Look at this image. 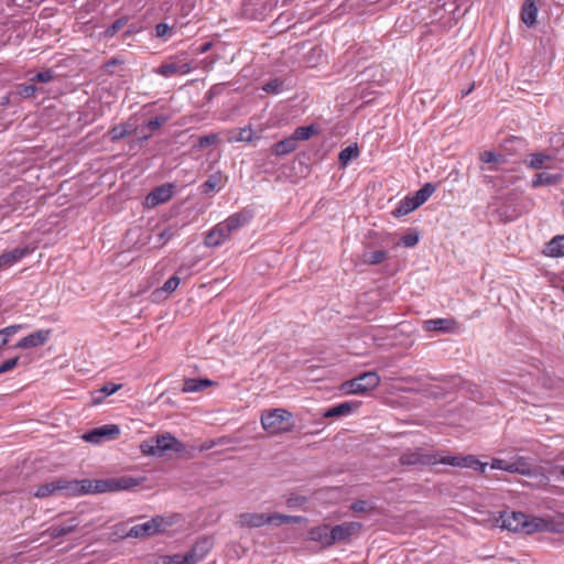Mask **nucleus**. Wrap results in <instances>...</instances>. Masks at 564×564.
Instances as JSON below:
<instances>
[{"instance_id": "f257e3e1", "label": "nucleus", "mask_w": 564, "mask_h": 564, "mask_svg": "<svg viewBox=\"0 0 564 564\" xmlns=\"http://www.w3.org/2000/svg\"><path fill=\"white\" fill-rule=\"evenodd\" d=\"M77 485L75 488V497L87 494H104L115 492L119 490L131 489L140 484V481L132 477H119L109 479H82L75 480Z\"/></svg>"}, {"instance_id": "f03ea898", "label": "nucleus", "mask_w": 564, "mask_h": 564, "mask_svg": "<svg viewBox=\"0 0 564 564\" xmlns=\"http://www.w3.org/2000/svg\"><path fill=\"white\" fill-rule=\"evenodd\" d=\"M303 521L300 516H288L282 513H258L242 512L237 516L236 524L245 529H258L265 524L280 527L283 524H297Z\"/></svg>"}, {"instance_id": "7ed1b4c3", "label": "nucleus", "mask_w": 564, "mask_h": 564, "mask_svg": "<svg viewBox=\"0 0 564 564\" xmlns=\"http://www.w3.org/2000/svg\"><path fill=\"white\" fill-rule=\"evenodd\" d=\"M291 419L292 413L280 408L265 411L260 417L263 430L272 435L290 432L293 427Z\"/></svg>"}, {"instance_id": "20e7f679", "label": "nucleus", "mask_w": 564, "mask_h": 564, "mask_svg": "<svg viewBox=\"0 0 564 564\" xmlns=\"http://www.w3.org/2000/svg\"><path fill=\"white\" fill-rule=\"evenodd\" d=\"M141 452L151 456H163L169 451L181 452L183 444L170 433L152 437L140 445Z\"/></svg>"}, {"instance_id": "39448f33", "label": "nucleus", "mask_w": 564, "mask_h": 564, "mask_svg": "<svg viewBox=\"0 0 564 564\" xmlns=\"http://www.w3.org/2000/svg\"><path fill=\"white\" fill-rule=\"evenodd\" d=\"M502 529L511 532H523L530 534L538 530L539 524L535 521H529L522 512L503 511L497 520Z\"/></svg>"}, {"instance_id": "423d86ee", "label": "nucleus", "mask_w": 564, "mask_h": 564, "mask_svg": "<svg viewBox=\"0 0 564 564\" xmlns=\"http://www.w3.org/2000/svg\"><path fill=\"white\" fill-rule=\"evenodd\" d=\"M75 480L56 478L40 485L33 492L35 498L44 499L52 496L75 497Z\"/></svg>"}, {"instance_id": "0eeeda50", "label": "nucleus", "mask_w": 564, "mask_h": 564, "mask_svg": "<svg viewBox=\"0 0 564 564\" xmlns=\"http://www.w3.org/2000/svg\"><path fill=\"white\" fill-rule=\"evenodd\" d=\"M380 383V377L375 371L364 372L351 380L345 381L340 389L346 394H365L376 389Z\"/></svg>"}, {"instance_id": "6e6552de", "label": "nucleus", "mask_w": 564, "mask_h": 564, "mask_svg": "<svg viewBox=\"0 0 564 564\" xmlns=\"http://www.w3.org/2000/svg\"><path fill=\"white\" fill-rule=\"evenodd\" d=\"M399 463L408 467L435 465L436 453L424 452L422 448L406 449L400 455Z\"/></svg>"}, {"instance_id": "1a4fd4ad", "label": "nucleus", "mask_w": 564, "mask_h": 564, "mask_svg": "<svg viewBox=\"0 0 564 564\" xmlns=\"http://www.w3.org/2000/svg\"><path fill=\"white\" fill-rule=\"evenodd\" d=\"M120 434V429L116 424H107L100 427L93 429L84 434L83 438L86 442L99 444L105 440H115Z\"/></svg>"}, {"instance_id": "9d476101", "label": "nucleus", "mask_w": 564, "mask_h": 564, "mask_svg": "<svg viewBox=\"0 0 564 564\" xmlns=\"http://www.w3.org/2000/svg\"><path fill=\"white\" fill-rule=\"evenodd\" d=\"M213 544V540L208 536L198 539L192 549L185 553V562H187V564L199 563L210 552Z\"/></svg>"}, {"instance_id": "9b49d317", "label": "nucleus", "mask_w": 564, "mask_h": 564, "mask_svg": "<svg viewBox=\"0 0 564 564\" xmlns=\"http://www.w3.org/2000/svg\"><path fill=\"white\" fill-rule=\"evenodd\" d=\"M490 467L492 469H500L512 474H521V475H528L530 474V465L525 462L524 458H518L516 460H506V459H499L494 458L491 460Z\"/></svg>"}, {"instance_id": "f8f14e48", "label": "nucleus", "mask_w": 564, "mask_h": 564, "mask_svg": "<svg viewBox=\"0 0 564 564\" xmlns=\"http://www.w3.org/2000/svg\"><path fill=\"white\" fill-rule=\"evenodd\" d=\"M163 522H164V520L162 517L152 518L150 521L133 525L130 529L128 536H130V538L151 536L162 530Z\"/></svg>"}, {"instance_id": "ddd939ff", "label": "nucleus", "mask_w": 564, "mask_h": 564, "mask_svg": "<svg viewBox=\"0 0 564 564\" xmlns=\"http://www.w3.org/2000/svg\"><path fill=\"white\" fill-rule=\"evenodd\" d=\"M361 528V523L355 521L335 525L330 529V541H334V543L348 541L349 538L357 534Z\"/></svg>"}, {"instance_id": "4468645a", "label": "nucleus", "mask_w": 564, "mask_h": 564, "mask_svg": "<svg viewBox=\"0 0 564 564\" xmlns=\"http://www.w3.org/2000/svg\"><path fill=\"white\" fill-rule=\"evenodd\" d=\"M52 332L50 329H40L36 330L23 338H21L17 344L15 348L29 349L39 346H43L51 337Z\"/></svg>"}, {"instance_id": "2eb2a0df", "label": "nucleus", "mask_w": 564, "mask_h": 564, "mask_svg": "<svg viewBox=\"0 0 564 564\" xmlns=\"http://www.w3.org/2000/svg\"><path fill=\"white\" fill-rule=\"evenodd\" d=\"M173 195V185L164 184L151 191L147 197L145 203L148 207H155L160 204L167 202Z\"/></svg>"}, {"instance_id": "dca6fc26", "label": "nucleus", "mask_w": 564, "mask_h": 564, "mask_svg": "<svg viewBox=\"0 0 564 564\" xmlns=\"http://www.w3.org/2000/svg\"><path fill=\"white\" fill-rule=\"evenodd\" d=\"M229 238L230 235L221 221L206 234L204 245L206 247H218Z\"/></svg>"}, {"instance_id": "f3484780", "label": "nucleus", "mask_w": 564, "mask_h": 564, "mask_svg": "<svg viewBox=\"0 0 564 564\" xmlns=\"http://www.w3.org/2000/svg\"><path fill=\"white\" fill-rule=\"evenodd\" d=\"M252 218V214L248 210H241L239 213H235L226 218L223 224L231 236L236 230L245 227Z\"/></svg>"}, {"instance_id": "a211bd4d", "label": "nucleus", "mask_w": 564, "mask_h": 564, "mask_svg": "<svg viewBox=\"0 0 564 564\" xmlns=\"http://www.w3.org/2000/svg\"><path fill=\"white\" fill-rule=\"evenodd\" d=\"M192 70V65L189 63H176V62H169L161 64L156 69L155 73L163 76V77H171L176 74H188Z\"/></svg>"}, {"instance_id": "6ab92c4d", "label": "nucleus", "mask_w": 564, "mask_h": 564, "mask_svg": "<svg viewBox=\"0 0 564 564\" xmlns=\"http://www.w3.org/2000/svg\"><path fill=\"white\" fill-rule=\"evenodd\" d=\"M78 527L76 518H72L64 524L52 525L41 533V536L48 535L51 539H57L74 532Z\"/></svg>"}, {"instance_id": "aec40b11", "label": "nucleus", "mask_w": 564, "mask_h": 564, "mask_svg": "<svg viewBox=\"0 0 564 564\" xmlns=\"http://www.w3.org/2000/svg\"><path fill=\"white\" fill-rule=\"evenodd\" d=\"M423 328L427 332L449 333L456 328V322L452 318H435L424 322Z\"/></svg>"}, {"instance_id": "412c9836", "label": "nucleus", "mask_w": 564, "mask_h": 564, "mask_svg": "<svg viewBox=\"0 0 564 564\" xmlns=\"http://www.w3.org/2000/svg\"><path fill=\"white\" fill-rule=\"evenodd\" d=\"M28 248H15L11 251L4 252L0 256V270L8 269L13 263L29 254Z\"/></svg>"}, {"instance_id": "4be33fe9", "label": "nucleus", "mask_w": 564, "mask_h": 564, "mask_svg": "<svg viewBox=\"0 0 564 564\" xmlns=\"http://www.w3.org/2000/svg\"><path fill=\"white\" fill-rule=\"evenodd\" d=\"M536 0H525L521 9V20L527 26H533L536 22Z\"/></svg>"}, {"instance_id": "5701e85b", "label": "nucleus", "mask_w": 564, "mask_h": 564, "mask_svg": "<svg viewBox=\"0 0 564 564\" xmlns=\"http://www.w3.org/2000/svg\"><path fill=\"white\" fill-rule=\"evenodd\" d=\"M330 529L328 525H319L312 528L308 531L310 539L315 542H319L323 545L330 546L334 541H330Z\"/></svg>"}, {"instance_id": "b1692460", "label": "nucleus", "mask_w": 564, "mask_h": 564, "mask_svg": "<svg viewBox=\"0 0 564 564\" xmlns=\"http://www.w3.org/2000/svg\"><path fill=\"white\" fill-rule=\"evenodd\" d=\"M214 382L209 379H186L182 388V392L191 393L203 391L206 388L213 386Z\"/></svg>"}, {"instance_id": "393cba45", "label": "nucleus", "mask_w": 564, "mask_h": 564, "mask_svg": "<svg viewBox=\"0 0 564 564\" xmlns=\"http://www.w3.org/2000/svg\"><path fill=\"white\" fill-rule=\"evenodd\" d=\"M135 130V126L130 122L116 126L109 130L110 140L113 142L119 141L124 137L132 134Z\"/></svg>"}, {"instance_id": "a878e982", "label": "nucleus", "mask_w": 564, "mask_h": 564, "mask_svg": "<svg viewBox=\"0 0 564 564\" xmlns=\"http://www.w3.org/2000/svg\"><path fill=\"white\" fill-rule=\"evenodd\" d=\"M388 259V252L386 250L364 251L361 254V261L368 265L380 264Z\"/></svg>"}, {"instance_id": "bb28decb", "label": "nucleus", "mask_w": 564, "mask_h": 564, "mask_svg": "<svg viewBox=\"0 0 564 564\" xmlns=\"http://www.w3.org/2000/svg\"><path fill=\"white\" fill-rule=\"evenodd\" d=\"M420 205L415 202L413 196H406L404 199L400 200L395 209L393 210V215L395 217H401L410 214L415 210Z\"/></svg>"}, {"instance_id": "cd10ccee", "label": "nucleus", "mask_w": 564, "mask_h": 564, "mask_svg": "<svg viewBox=\"0 0 564 564\" xmlns=\"http://www.w3.org/2000/svg\"><path fill=\"white\" fill-rule=\"evenodd\" d=\"M297 148V143L295 142L294 138L291 135L289 138H285L279 142H276L273 145V153L275 155H285L293 151H295Z\"/></svg>"}, {"instance_id": "c85d7f7f", "label": "nucleus", "mask_w": 564, "mask_h": 564, "mask_svg": "<svg viewBox=\"0 0 564 564\" xmlns=\"http://www.w3.org/2000/svg\"><path fill=\"white\" fill-rule=\"evenodd\" d=\"M357 406L358 405L356 402H350V401L343 402L336 406L328 409L325 412L324 416L325 417H335V416L346 415V414H349L352 410L357 409Z\"/></svg>"}, {"instance_id": "c756f323", "label": "nucleus", "mask_w": 564, "mask_h": 564, "mask_svg": "<svg viewBox=\"0 0 564 564\" xmlns=\"http://www.w3.org/2000/svg\"><path fill=\"white\" fill-rule=\"evenodd\" d=\"M359 156V149L357 144H351L343 149L338 154V163L340 167H346L349 162Z\"/></svg>"}, {"instance_id": "7c9ffc66", "label": "nucleus", "mask_w": 564, "mask_h": 564, "mask_svg": "<svg viewBox=\"0 0 564 564\" xmlns=\"http://www.w3.org/2000/svg\"><path fill=\"white\" fill-rule=\"evenodd\" d=\"M487 466V463L480 462L474 455L462 456L460 468H471L479 470L482 475H486Z\"/></svg>"}, {"instance_id": "2f4dec72", "label": "nucleus", "mask_w": 564, "mask_h": 564, "mask_svg": "<svg viewBox=\"0 0 564 564\" xmlns=\"http://www.w3.org/2000/svg\"><path fill=\"white\" fill-rule=\"evenodd\" d=\"M223 184V173L215 172L208 176V178L202 185V192L204 194H209L217 191Z\"/></svg>"}, {"instance_id": "473e14b6", "label": "nucleus", "mask_w": 564, "mask_h": 564, "mask_svg": "<svg viewBox=\"0 0 564 564\" xmlns=\"http://www.w3.org/2000/svg\"><path fill=\"white\" fill-rule=\"evenodd\" d=\"M546 254L550 257H564V236H556L547 243Z\"/></svg>"}, {"instance_id": "72a5a7b5", "label": "nucleus", "mask_w": 564, "mask_h": 564, "mask_svg": "<svg viewBox=\"0 0 564 564\" xmlns=\"http://www.w3.org/2000/svg\"><path fill=\"white\" fill-rule=\"evenodd\" d=\"M552 158L550 155L543 153H533L530 155V160L527 162V165L533 170H540L544 167H549V162H551Z\"/></svg>"}, {"instance_id": "f704fd0d", "label": "nucleus", "mask_w": 564, "mask_h": 564, "mask_svg": "<svg viewBox=\"0 0 564 564\" xmlns=\"http://www.w3.org/2000/svg\"><path fill=\"white\" fill-rule=\"evenodd\" d=\"M436 191V186L432 183L424 184L419 191H416L413 195L415 202L421 206L424 204Z\"/></svg>"}, {"instance_id": "c9c22d12", "label": "nucleus", "mask_w": 564, "mask_h": 564, "mask_svg": "<svg viewBox=\"0 0 564 564\" xmlns=\"http://www.w3.org/2000/svg\"><path fill=\"white\" fill-rule=\"evenodd\" d=\"M317 132V129L315 126H303L299 127L294 130L292 137L294 138L295 142L308 140L313 134Z\"/></svg>"}, {"instance_id": "e433bc0d", "label": "nucleus", "mask_w": 564, "mask_h": 564, "mask_svg": "<svg viewBox=\"0 0 564 564\" xmlns=\"http://www.w3.org/2000/svg\"><path fill=\"white\" fill-rule=\"evenodd\" d=\"M560 180V175L549 174L545 172L536 174L535 178L532 181L533 187H539L542 185H551L555 184Z\"/></svg>"}, {"instance_id": "4c0bfd02", "label": "nucleus", "mask_w": 564, "mask_h": 564, "mask_svg": "<svg viewBox=\"0 0 564 564\" xmlns=\"http://www.w3.org/2000/svg\"><path fill=\"white\" fill-rule=\"evenodd\" d=\"M121 388L120 384L116 383H106L100 390H98L96 393L97 395L94 397V403H100L104 398L113 394Z\"/></svg>"}, {"instance_id": "58836bf2", "label": "nucleus", "mask_w": 564, "mask_h": 564, "mask_svg": "<svg viewBox=\"0 0 564 564\" xmlns=\"http://www.w3.org/2000/svg\"><path fill=\"white\" fill-rule=\"evenodd\" d=\"M128 22L127 18L117 19L111 25H109L104 32L106 39L115 36Z\"/></svg>"}, {"instance_id": "ea45409f", "label": "nucleus", "mask_w": 564, "mask_h": 564, "mask_svg": "<svg viewBox=\"0 0 564 564\" xmlns=\"http://www.w3.org/2000/svg\"><path fill=\"white\" fill-rule=\"evenodd\" d=\"M284 82L280 78L269 80L262 86L263 91L268 94H279L283 90Z\"/></svg>"}, {"instance_id": "a19ab883", "label": "nucleus", "mask_w": 564, "mask_h": 564, "mask_svg": "<svg viewBox=\"0 0 564 564\" xmlns=\"http://www.w3.org/2000/svg\"><path fill=\"white\" fill-rule=\"evenodd\" d=\"M22 328L23 326L20 324L10 325L2 328L0 329V339L4 345H7L10 338L17 333H19Z\"/></svg>"}, {"instance_id": "79ce46f5", "label": "nucleus", "mask_w": 564, "mask_h": 564, "mask_svg": "<svg viewBox=\"0 0 564 564\" xmlns=\"http://www.w3.org/2000/svg\"><path fill=\"white\" fill-rule=\"evenodd\" d=\"M462 463V456H455V455H440L436 453V464H444L449 465L453 467H459L460 468Z\"/></svg>"}, {"instance_id": "37998d69", "label": "nucleus", "mask_w": 564, "mask_h": 564, "mask_svg": "<svg viewBox=\"0 0 564 564\" xmlns=\"http://www.w3.org/2000/svg\"><path fill=\"white\" fill-rule=\"evenodd\" d=\"M37 87L34 84H20L17 86V94L22 98H31L35 96Z\"/></svg>"}, {"instance_id": "c03bdc74", "label": "nucleus", "mask_w": 564, "mask_h": 564, "mask_svg": "<svg viewBox=\"0 0 564 564\" xmlns=\"http://www.w3.org/2000/svg\"><path fill=\"white\" fill-rule=\"evenodd\" d=\"M177 231L178 228L176 226H169L158 235V241L161 245H165L167 241H170L173 237L176 236Z\"/></svg>"}, {"instance_id": "a18cd8bd", "label": "nucleus", "mask_w": 564, "mask_h": 564, "mask_svg": "<svg viewBox=\"0 0 564 564\" xmlns=\"http://www.w3.org/2000/svg\"><path fill=\"white\" fill-rule=\"evenodd\" d=\"M55 77V73L53 69H46L43 72L37 73L35 76L31 78V82H37V83H50Z\"/></svg>"}, {"instance_id": "49530a36", "label": "nucleus", "mask_w": 564, "mask_h": 564, "mask_svg": "<svg viewBox=\"0 0 564 564\" xmlns=\"http://www.w3.org/2000/svg\"><path fill=\"white\" fill-rule=\"evenodd\" d=\"M252 139L253 131L250 127L240 129L237 137H235V140L239 142H250Z\"/></svg>"}, {"instance_id": "de8ad7c7", "label": "nucleus", "mask_w": 564, "mask_h": 564, "mask_svg": "<svg viewBox=\"0 0 564 564\" xmlns=\"http://www.w3.org/2000/svg\"><path fill=\"white\" fill-rule=\"evenodd\" d=\"M167 121V117L165 116H158L152 119H150L147 122V128L151 131L158 130L162 124H164Z\"/></svg>"}, {"instance_id": "09e8293b", "label": "nucleus", "mask_w": 564, "mask_h": 564, "mask_svg": "<svg viewBox=\"0 0 564 564\" xmlns=\"http://www.w3.org/2000/svg\"><path fill=\"white\" fill-rule=\"evenodd\" d=\"M417 242H419V234L417 232H411V234L404 235L401 238V243L408 248L414 247L415 245H417Z\"/></svg>"}, {"instance_id": "8fccbe9b", "label": "nucleus", "mask_w": 564, "mask_h": 564, "mask_svg": "<svg viewBox=\"0 0 564 564\" xmlns=\"http://www.w3.org/2000/svg\"><path fill=\"white\" fill-rule=\"evenodd\" d=\"M306 503V498L304 496H291L286 499V505L289 508H300Z\"/></svg>"}, {"instance_id": "3c124183", "label": "nucleus", "mask_w": 564, "mask_h": 564, "mask_svg": "<svg viewBox=\"0 0 564 564\" xmlns=\"http://www.w3.org/2000/svg\"><path fill=\"white\" fill-rule=\"evenodd\" d=\"M217 141H218V135L217 134L212 133V134L203 135L198 140V147L199 148H207L209 145L215 144Z\"/></svg>"}, {"instance_id": "603ef678", "label": "nucleus", "mask_w": 564, "mask_h": 564, "mask_svg": "<svg viewBox=\"0 0 564 564\" xmlns=\"http://www.w3.org/2000/svg\"><path fill=\"white\" fill-rule=\"evenodd\" d=\"M180 278L177 275H172L163 285V290L167 293H171L177 289L180 285Z\"/></svg>"}, {"instance_id": "864d4df0", "label": "nucleus", "mask_w": 564, "mask_h": 564, "mask_svg": "<svg viewBox=\"0 0 564 564\" xmlns=\"http://www.w3.org/2000/svg\"><path fill=\"white\" fill-rule=\"evenodd\" d=\"M18 362L19 357L6 360L2 365H0V375L13 370L18 366Z\"/></svg>"}, {"instance_id": "5fc2aeb1", "label": "nucleus", "mask_w": 564, "mask_h": 564, "mask_svg": "<svg viewBox=\"0 0 564 564\" xmlns=\"http://www.w3.org/2000/svg\"><path fill=\"white\" fill-rule=\"evenodd\" d=\"M350 509L354 512H367L369 508V503L366 500H357L351 503Z\"/></svg>"}, {"instance_id": "6e6d98bb", "label": "nucleus", "mask_w": 564, "mask_h": 564, "mask_svg": "<svg viewBox=\"0 0 564 564\" xmlns=\"http://www.w3.org/2000/svg\"><path fill=\"white\" fill-rule=\"evenodd\" d=\"M480 160L484 162V163H496L499 161V156L491 152V151H484L481 154H480Z\"/></svg>"}, {"instance_id": "4d7b16f0", "label": "nucleus", "mask_w": 564, "mask_h": 564, "mask_svg": "<svg viewBox=\"0 0 564 564\" xmlns=\"http://www.w3.org/2000/svg\"><path fill=\"white\" fill-rule=\"evenodd\" d=\"M171 28L166 23H159L155 25V34L158 37H163L170 32Z\"/></svg>"}, {"instance_id": "13d9d810", "label": "nucleus", "mask_w": 564, "mask_h": 564, "mask_svg": "<svg viewBox=\"0 0 564 564\" xmlns=\"http://www.w3.org/2000/svg\"><path fill=\"white\" fill-rule=\"evenodd\" d=\"M212 47H213V43L206 42V43L202 44L196 51L198 54H204V53L208 52Z\"/></svg>"}, {"instance_id": "bf43d9fd", "label": "nucleus", "mask_w": 564, "mask_h": 564, "mask_svg": "<svg viewBox=\"0 0 564 564\" xmlns=\"http://www.w3.org/2000/svg\"><path fill=\"white\" fill-rule=\"evenodd\" d=\"M473 89H474V85H473L470 88H467V91H465V93L463 94V96L468 95Z\"/></svg>"}, {"instance_id": "052dcab7", "label": "nucleus", "mask_w": 564, "mask_h": 564, "mask_svg": "<svg viewBox=\"0 0 564 564\" xmlns=\"http://www.w3.org/2000/svg\"><path fill=\"white\" fill-rule=\"evenodd\" d=\"M149 137H150V134H144V135L142 137V139H143V140H147Z\"/></svg>"}, {"instance_id": "680f3d73", "label": "nucleus", "mask_w": 564, "mask_h": 564, "mask_svg": "<svg viewBox=\"0 0 564 564\" xmlns=\"http://www.w3.org/2000/svg\"><path fill=\"white\" fill-rule=\"evenodd\" d=\"M4 344L2 343V340L0 339V348L3 347Z\"/></svg>"}, {"instance_id": "e2e57ef3", "label": "nucleus", "mask_w": 564, "mask_h": 564, "mask_svg": "<svg viewBox=\"0 0 564 564\" xmlns=\"http://www.w3.org/2000/svg\"><path fill=\"white\" fill-rule=\"evenodd\" d=\"M562 292L564 293V285L562 286Z\"/></svg>"}, {"instance_id": "0e129e2a", "label": "nucleus", "mask_w": 564, "mask_h": 564, "mask_svg": "<svg viewBox=\"0 0 564 564\" xmlns=\"http://www.w3.org/2000/svg\"><path fill=\"white\" fill-rule=\"evenodd\" d=\"M562 475L564 476V468L562 469Z\"/></svg>"}, {"instance_id": "69168bd1", "label": "nucleus", "mask_w": 564, "mask_h": 564, "mask_svg": "<svg viewBox=\"0 0 564 564\" xmlns=\"http://www.w3.org/2000/svg\"><path fill=\"white\" fill-rule=\"evenodd\" d=\"M372 2H377L378 0H371Z\"/></svg>"}]
</instances>
